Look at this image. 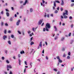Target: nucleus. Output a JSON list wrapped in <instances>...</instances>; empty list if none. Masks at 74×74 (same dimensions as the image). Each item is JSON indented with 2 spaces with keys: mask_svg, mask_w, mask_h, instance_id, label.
I'll list each match as a JSON object with an SVG mask.
<instances>
[{
  "mask_svg": "<svg viewBox=\"0 0 74 74\" xmlns=\"http://www.w3.org/2000/svg\"><path fill=\"white\" fill-rule=\"evenodd\" d=\"M65 12H66L65 13L64 12L63 13V15L64 16V18L65 19H66V18H67L68 17L67 16L65 15H68V11L67 10H65Z\"/></svg>",
  "mask_w": 74,
  "mask_h": 74,
  "instance_id": "obj_2",
  "label": "nucleus"
},
{
  "mask_svg": "<svg viewBox=\"0 0 74 74\" xmlns=\"http://www.w3.org/2000/svg\"><path fill=\"white\" fill-rule=\"evenodd\" d=\"M33 37H32L31 38L30 41H32V40H33Z\"/></svg>",
  "mask_w": 74,
  "mask_h": 74,
  "instance_id": "obj_47",
  "label": "nucleus"
},
{
  "mask_svg": "<svg viewBox=\"0 0 74 74\" xmlns=\"http://www.w3.org/2000/svg\"><path fill=\"white\" fill-rule=\"evenodd\" d=\"M54 28L55 29V31L56 32V31H57V28H56V26H54Z\"/></svg>",
  "mask_w": 74,
  "mask_h": 74,
  "instance_id": "obj_13",
  "label": "nucleus"
},
{
  "mask_svg": "<svg viewBox=\"0 0 74 74\" xmlns=\"http://www.w3.org/2000/svg\"><path fill=\"white\" fill-rule=\"evenodd\" d=\"M54 70L55 71H57V69H54Z\"/></svg>",
  "mask_w": 74,
  "mask_h": 74,
  "instance_id": "obj_50",
  "label": "nucleus"
},
{
  "mask_svg": "<svg viewBox=\"0 0 74 74\" xmlns=\"http://www.w3.org/2000/svg\"><path fill=\"white\" fill-rule=\"evenodd\" d=\"M6 62L8 64L10 63V62H9L8 60H6Z\"/></svg>",
  "mask_w": 74,
  "mask_h": 74,
  "instance_id": "obj_16",
  "label": "nucleus"
},
{
  "mask_svg": "<svg viewBox=\"0 0 74 74\" xmlns=\"http://www.w3.org/2000/svg\"><path fill=\"white\" fill-rule=\"evenodd\" d=\"M3 40H5V38H7V36H3Z\"/></svg>",
  "mask_w": 74,
  "mask_h": 74,
  "instance_id": "obj_9",
  "label": "nucleus"
},
{
  "mask_svg": "<svg viewBox=\"0 0 74 74\" xmlns=\"http://www.w3.org/2000/svg\"><path fill=\"white\" fill-rule=\"evenodd\" d=\"M71 33H70L68 35L69 37H70L71 36Z\"/></svg>",
  "mask_w": 74,
  "mask_h": 74,
  "instance_id": "obj_24",
  "label": "nucleus"
},
{
  "mask_svg": "<svg viewBox=\"0 0 74 74\" xmlns=\"http://www.w3.org/2000/svg\"><path fill=\"white\" fill-rule=\"evenodd\" d=\"M8 33H11V31L9 30V31H8Z\"/></svg>",
  "mask_w": 74,
  "mask_h": 74,
  "instance_id": "obj_49",
  "label": "nucleus"
},
{
  "mask_svg": "<svg viewBox=\"0 0 74 74\" xmlns=\"http://www.w3.org/2000/svg\"><path fill=\"white\" fill-rule=\"evenodd\" d=\"M62 51H65V49L63 47L62 49Z\"/></svg>",
  "mask_w": 74,
  "mask_h": 74,
  "instance_id": "obj_22",
  "label": "nucleus"
},
{
  "mask_svg": "<svg viewBox=\"0 0 74 74\" xmlns=\"http://www.w3.org/2000/svg\"><path fill=\"white\" fill-rule=\"evenodd\" d=\"M67 59H70V56H67Z\"/></svg>",
  "mask_w": 74,
  "mask_h": 74,
  "instance_id": "obj_21",
  "label": "nucleus"
},
{
  "mask_svg": "<svg viewBox=\"0 0 74 74\" xmlns=\"http://www.w3.org/2000/svg\"><path fill=\"white\" fill-rule=\"evenodd\" d=\"M18 58H20V57H21V55L20 54H18Z\"/></svg>",
  "mask_w": 74,
  "mask_h": 74,
  "instance_id": "obj_39",
  "label": "nucleus"
},
{
  "mask_svg": "<svg viewBox=\"0 0 74 74\" xmlns=\"http://www.w3.org/2000/svg\"><path fill=\"white\" fill-rule=\"evenodd\" d=\"M68 55H69V56H70V52H68Z\"/></svg>",
  "mask_w": 74,
  "mask_h": 74,
  "instance_id": "obj_38",
  "label": "nucleus"
},
{
  "mask_svg": "<svg viewBox=\"0 0 74 74\" xmlns=\"http://www.w3.org/2000/svg\"><path fill=\"white\" fill-rule=\"evenodd\" d=\"M13 59H16V58H15V56H14L13 57Z\"/></svg>",
  "mask_w": 74,
  "mask_h": 74,
  "instance_id": "obj_63",
  "label": "nucleus"
},
{
  "mask_svg": "<svg viewBox=\"0 0 74 74\" xmlns=\"http://www.w3.org/2000/svg\"><path fill=\"white\" fill-rule=\"evenodd\" d=\"M8 44H10V45H11V41H8Z\"/></svg>",
  "mask_w": 74,
  "mask_h": 74,
  "instance_id": "obj_18",
  "label": "nucleus"
},
{
  "mask_svg": "<svg viewBox=\"0 0 74 74\" xmlns=\"http://www.w3.org/2000/svg\"><path fill=\"white\" fill-rule=\"evenodd\" d=\"M7 52H8V51L7 50H5V53H7Z\"/></svg>",
  "mask_w": 74,
  "mask_h": 74,
  "instance_id": "obj_46",
  "label": "nucleus"
},
{
  "mask_svg": "<svg viewBox=\"0 0 74 74\" xmlns=\"http://www.w3.org/2000/svg\"><path fill=\"white\" fill-rule=\"evenodd\" d=\"M31 32H30V31H28V34H30V33Z\"/></svg>",
  "mask_w": 74,
  "mask_h": 74,
  "instance_id": "obj_57",
  "label": "nucleus"
},
{
  "mask_svg": "<svg viewBox=\"0 0 74 74\" xmlns=\"http://www.w3.org/2000/svg\"><path fill=\"white\" fill-rule=\"evenodd\" d=\"M3 22H2L1 23V26H3Z\"/></svg>",
  "mask_w": 74,
  "mask_h": 74,
  "instance_id": "obj_45",
  "label": "nucleus"
},
{
  "mask_svg": "<svg viewBox=\"0 0 74 74\" xmlns=\"http://www.w3.org/2000/svg\"><path fill=\"white\" fill-rule=\"evenodd\" d=\"M6 33H7V31L6 30V29H5L4 31V32H3V33H4V34H6Z\"/></svg>",
  "mask_w": 74,
  "mask_h": 74,
  "instance_id": "obj_19",
  "label": "nucleus"
},
{
  "mask_svg": "<svg viewBox=\"0 0 74 74\" xmlns=\"http://www.w3.org/2000/svg\"><path fill=\"white\" fill-rule=\"evenodd\" d=\"M20 22H21V20H19L17 22L16 24L17 26L19 25V23H20Z\"/></svg>",
  "mask_w": 74,
  "mask_h": 74,
  "instance_id": "obj_5",
  "label": "nucleus"
},
{
  "mask_svg": "<svg viewBox=\"0 0 74 74\" xmlns=\"http://www.w3.org/2000/svg\"><path fill=\"white\" fill-rule=\"evenodd\" d=\"M42 3L43 4H44V3H45V1H44V0H42Z\"/></svg>",
  "mask_w": 74,
  "mask_h": 74,
  "instance_id": "obj_25",
  "label": "nucleus"
},
{
  "mask_svg": "<svg viewBox=\"0 0 74 74\" xmlns=\"http://www.w3.org/2000/svg\"><path fill=\"white\" fill-rule=\"evenodd\" d=\"M42 53H44V50H43L42 51Z\"/></svg>",
  "mask_w": 74,
  "mask_h": 74,
  "instance_id": "obj_54",
  "label": "nucleus"
},
{
  "mask_svg": "<svg viewBox=\"0 0 74 74\" xmlns=\"http://www.w3.org/2000/svg\"><path fill=\"white\" fill-rule=\"evenodd\" d=\"M57 74H60V72L58 71L57 73Z\"/></svg>",
  "mask_w": 74,
  "mask_h": 74,
  "instance_id": "obj_64",
  "label": "nucleus"
},
{
  "mask_svg": "<svg viewBox=\"0 0 74 74\" xmlns=\"http://www.w3.org/2000/svg\"><path fill=\"white\" fill-rule=\"evenodd\" d=\"M62 3H61V5H63L64 4V2H63V0H61Z\"/></svg>",
  "mask_w": 74,
  "mask_h": 74,
  "instance_id": "obj_11",
  "label": "nucleus"
},
{
  "mask_svg": "<svg viewBox=\"0 0 74 74\" xmlns=\"http://www.w3.org/2000/svg\"><path fill=\"white\" fill-rule=\"evenodd\" d=\"M25 64L27 66V62H26V61H25Z\"/></svg>",
  "mask_w": 74,
  "mask_h": 74,
  "instance_id": "obj_36",
  "label": "nucleus"
},
{
  "mask_svg": "<svg viewBox=\"0 0 74 74\" xmlns=\"http://www.w3.org/2000/svg\"><path fill=\"white\" fill-rule=\"evenodd\" d=\"M45 30H46V28H43V32H45Z\"/></svg>",
  "mask_w": 74,
  "mask_h": 74,
  "instance_id": "obj_23",
  "label": "nucleus"
},
{
  "mask_svg": "<svg viewBox=\"0 0 74 74\" xmlns=\"http://www.w3.org/2000/svg\"><path fill=\"white\" fill-rule=\"evenodd\" d=\"M64 40V37H63L62 38H61V41H63Z\"/></svg>",
  "mask_w": 74,
  "mask_h": 74,
  "instance_id": "obj_17",
  "label": "nucleus"
},
{
  "mask_svg": "<svg viewBox=\"0 0 74 74\" xmlns=\"http://www.w3.org/2000/svg\"><path fill=\"white\" fill-rule=\"evenodd\" d=\"M11 37H12V38H13L14 37V36L13 35H11Z\"/></svg>",
  "mask_w": 74,
  "mask_h": 74,
  "instance_id": "obj_29",
  "label": "nucleus"
},
{
  "mask_svg": "<svg viewBox=\"0 0 74 74\" xmlns=\"http://www.w3.org/2000/svg\"><path fill=\"white\" fill-rule=\"evenodd\" d=\"M57 59H58V62H59L58 63L57 66H59V63H62V60H61L60 59V58H59V56H58L56 57Z\"/></svg>",
  "mask_w": 74,
  "mask_h": 74,
  "instance_id": "obj_3",
  "label": "nucleus"
},
{
  "mask_svg": "<svg viewBox=\"0 0 74 74\" xmlns=\"http://www.w3.org/2000/svg\"><path fill=\"white\" fill-rule=\"evenodd\" d=\"M40 48H42V42H41L39 43V46L38 47V49H40Z\"/></svg>",
  "mask_w": 74,
  "mask_h": 74,
  "instance_id": "obj_4",
  "label": "nucleus"
},
{
  "mask_svg": "<svg viewBox=\"0 0 74 74\" xmlns=\"http://www.w3.org/2000/svg\"><path fill=\"white\" fill-rule=\"evenodd\" d=\"M27 2H28V1H27V0H25L24 3L23 4V5H25L26 4Z\"/></svg>",
  "mask_w": 74,
  "mask_h": 74,
  "instance_id": "obj_8",
  "label": "nucleus"
},
{
  "mask_svg": "<svg viewBox=\"0 0 74 74\" xmlns=\"http://www.w3.org/2000/svg\"><path fill=\"white\" fill-rule=\"evenodd\" d=\"M12 9V10H14V7H12L11 8Z\"/></svg>",
  "mask_w": 74,
  "mask_h": 74,
  "instance_id": "obj_60",
  "label": "nucleus"
},
{
  "mask_svg": "<svg viewBox=\"0 0 74 74\" xmlns=\"http://www.w3.org/2000/svg\"><path fill=\"white\" fill-rule=\"evenodd\" d=\"M58 10H56L55 11V13H58Z\"/></svg>",
  "mask_w": 74,
  "mask_h": 74,
  "instance_id": "obj_31",
  "label": "nucleus"
},
{
  "mask_svg": "<svg viewBox=\"0 0 74 74\" xmlns=\"http://www.w3.org/2000/svg\"><path fill=\"white\" fill-rule=\"evenodd\" d=\"M10 21H12V18H11L10 19Z\"/></svg>",
  "mask_w": 74,
  "mask_h": 74,
  "instance_id": "obj_34",
  "label": "nucleus"
},
{
  "mask_svg": "<svg viewBox=\"0 0 74 74\" xmlns=\"http://www.w3.org/2000/svg\"><path fill=\"white\" fill-rule=\"evenodd\" d=\"M20 53L21 54H23V53H25V51H23L20 52Z\"/></svg>",
  "mask_w": 74,
  "mask_h": 74,
  "instance_id": "obj_12",
  "label": "nucleus"
},
{
  "mask_svg": "<svg viewBox=\"0 0 74 74\" xmlns=\"http://www.w3.org/2000/svg\"><path fill=\"white\" fill-rule=\"evenodd\" d=\"M47 18H49V14H47Z\"/></svg>",
  "mask_w": 74,
  "mask_h": 74,
  "instance_id": "obj_48",
  "label": "nucleus"
},
{
  "mask_svg": "<svg viewBox=\"0 0 74 74\" xmlns=\"http://www.w3.org/2000/svg\"><path fill=\"white\" fill-rule=\"evenodd\" d=\"M54 7H56V3H55V2H54Z\"/></svg>",
  "mask_w": 74,
  "mask_h": 74,
  "instance_id": "obj_33",
  "label": "nucleus"
},
{
  "mask_svg": "<svg viewBox=\"0 0 74 74\" xmlns=\"http://www.w3.org/2000/svg\"><path fill=\"white\" fill-rule=\"evenodd\" d=\"M71 28H73V24H72L71 25Z\"/></svg>",
  "mask_w": 74,
  "mask_h": 74,
  "instance_id": "obj_35",
  "label": "nucleus"
},
{
  "mask_svg": "<svg viewBox=\"0 0 74 74\" xmlns=\"http://www.w3.org/2000/svg\"><path fill=\"white\" fill-rule=\"evenodd\" d=\"M61 17L62 18V19H63V16H61Z\"/></svg>",
  "mask_w": 74,
  "mask_h": 74,
  "instance_id": "obj_55",
  "label": "nucleus"
},
{
  "mask_svg": "<svg viewBox=\"0 0 74 74\" xmlns=\"http://www.w3.org/2000/svg\"><path fill=\"white\" fill-rule=\"evenodd\" d=\"M2 60H4V57H2Z\"/></svg>",
  "mask_w": 74,
  "mask_h": 74,
  "instance_id": "obj_43",
  "label": "nucleus"
},
{
  "mask_svg": "<svg viewBox=\"0 0 74 74\" xmlns=\"http://www.w3.org/2000/svg\"><path fill=\"white\" fill-rule=\"evenodd\" d=\"M3 13H4V12H3V11H2L1 12V14H3Z\"/></svg>",
  "mask_w": 74,
  "mask_h": 74,
  "instance_id": "obj_37",
  "label": "nucleus"
},
{
  "mask_svg": "<svg viewBox=\"0 0 74 74\" xmlns=\"http://www.w3.org/2000/svg\"><path fill=\"white\" fill-rule=\"evenodd\" d=\"M60 10H61V11H63V8L61 7L60 8Z\"/></svg>",
  "mask_w": 74,
  "mask_h": 74,
  "instance_id": "obj_27",
  "label": "nucleus"
},
{
  "mask_svg": "<svg viewBox=\"0 0 74 74\" xmlns=\"http://www.w3.org/2000/svg\"><path fill=\"white\" fill-rule=\"evenodd\" d=\"M24 73H25V72H26V69H24Z\"/></svg>",
  "mask_w": 74,
  "mask_h": 74,
  "instance_id": "obj_62",
  "label": "nucleus"
},
{
  "mask_svg": "<svg viewBox=\"0 0 74 74\" xmlns=\"http://www.w3.org/2000/svg\"><path fill=\"white\" fill-rule=\"evenodd\" d=\"M6 11L7 12H8V9H6Z\"/></svg>",
  "mask_w": 74,
  "mask_h": 74,
  "instance_id": "obj_61",
  "label": "nucleus"
},
{
  "mask_svg": "<svg viewBox=\"0 0 74 74\" xmlns=\"http://www.w3.org/2000/svg\"><path fill=\"white\" fill-rule=\"evenodd\" d=\"M45 28H46V30L47 32H48V31H49L48 29H50L51 28V25L49 23H47L46 24Z\"/></svg>",
  "mask_w": 74,
  "mask_h": 74,
  "instance_id": "obj_1",
  "label": "nucleus"
},
{
  "mask_svg": "<svg viewBox=\"0 0 74 74\" xmlns=\"http://www.w3.org/2000/svg\"><path fill=\"white\" fill-rule=\"evenodd\" d=\"M42 20H40V21L38 22L39 25H41V23H42Z\"/></svg>",
  "mask_w": 74,
  "mask_h": 74,
  "instance_id": "obj_7",
  "label": "nucleus"
},
{
  "mask_svg": "<svg viewBox=\"0 0 74 74\" xmlns=\"http://www.w3.org/2000/svg\"><path fill=\"white\" fill-rule=\"evenodd\" d=\"M5 26H8V24L7 23H5Z\"/></svg>",
  "mask_w": 74,
  "mask_h": 74,
  "instance_id": "obj_26",
  "label": "nucleus"
},
{
  "mask_svg": "<svg viewBox=\"0 0 74 74\" xmlns=\"http://www.w3.org/2000/svg\"><path fill=\"white\" fill-rule=\"evenodd\" d=\"M47 15H46V13H45V15H44V16L45 18H46V16Z\"/></svg>",
  "mask_w": 74,
  "mask_h": 74,
  "instance_id": "obj_59",
  "label": "nucleus"
},
{
  "mask_svg": "<svg viewBox=\"0 0 74 74\" xmlns=\"http://www.w3.org/2000/svg\"><path fill=\"white\" fill-rule=\"evenodd\" d=\"M7 68L9 69H12V66L10 65H7Z\"/></svg>",
  "mask_w": 74,
  "mask_h": 74,
  "instance_id": "obj_6",
  "label": "nucleus"
},
{
  "mask_svg": "<svg viewBox=\"0 0 74 74\" xmlns=\"http://www.w3.org/2000/svg\"><path fill=\"white\" fill-rule=\"evenodd\" d=\"M6 14V15H7V16H10V14H9V13L8 12H7Z\"/></svg>",
  "mask_w": 74,
  "mask_h": 74,
  "instance_id": "obj_14",
  "label": "nucleus"
},
{
  "mask_svg": "<svg viewBox=\"0 0 74 74\" xmlns=\"http://www.w3.org/2000/svg\"><path fill=\"white\" fill-rule=\"evenodd\" d=\"M19 65H21V60H19Z\"/></svg>",
  "mask_w": 74,
  "mask_h": 74,
  "instance_id": "obj_28",
  "label": "nucleus"
},
{
  "mask_svg": "<svg viewBox=\"0 0 74 74\" xmlns=\"http://www.w3.org/2000/svg\"><path fill=\"white\" fill-rule=\"evenodd\" d=\"M18 32L19 33V34H21V32H20V31H18Z\"/></svg>",
  "mask_w": 74,
  "mask_h": 74,
  "instance_id": "obj_40",
  "label": "nucleus"
},
{
  "mask_svg": "<svg viewBox=\"0 0 74 74\" xmlns=\"http://www.w3.org/2000/svg\"><path fill=\"white\" fill-rule=\"evenodd\" d=\"M58 38V36H56V37H55L54 38V39L55 40H56V39Z\"/></svg>",
  "mask_w": 74,
  "mask_h": 74,
  "instance_id": "obj_30",
  "label": "nucleus"
},
{
  "mask_svg": "<svg viewBox=\"0 0 74 74\" xmlns=\"http://www.w3.org/2000/svg\"><path fill=\"white\" fill-rule=\"evenodd\" d=\"M20 3L21 4L22 3H23V1H20Z\"/></svg>",
  "mask_w": 74,
  "mask_h": 74,
  "instance_id": "obj_58",
  "label": "nucleus"
},
{
  "mask_svg": "<svg viewBox=\"0 0 74 74\" xmlns=\"http://www.w3.org/2000/svg\"><path fill=\"white\" fill-rule=\"evenodd\" d=\"M63 57L64 58H65V57H66V55L65 54H64L63 55Z\"/></svg>",
  "mask_w": 74,
  "mask_h": 74,
  "instance_id": "obj_41",
  "label": "nucleus"
},
{
  "mask_svg": "<svg viewBox=\"0 0 74 74\" xmlns=\"http://www.w3.org/2000/svg\"><path fill=\"white\" fill-rule=\"evenodd\" d=\"M55 1L56 3H60V2L59 1Z\"/></svg>",
  "mask_w": 74,
  "mask_h": 74,
  "instance_id": "obj_20",
  "label": "nucleus"
},
{
  "mask_svg": "<svg viewBox=\"0 0 74 74\" xmlns=\"http://www.w3.org/2000/svg\"><path fill=\"white\" fill-rule=\"evenodd\" d=\"M74 3H73L71 5V6L73 7V6H74Z\"/></svg>",
  "mask_w": 74,
  "mask_h": 74,
  "instance_id": "obj_44",
  "label": "nucleus"
},
{
  "mask_svg": "<svg viewBox=\"0 0 74 74\" xmlns=\"http://www.w3.org/2000/svg\"><path fill=\"white\" fill-rule=\"evenodd\" d=\"M9 74H12V72L11 71H10V73Z\"/></svg>",
  "mask_w": 74,
  "mask_h": 74,
  "instance_id": "obj_51",
  "label": "nucleus"
},
{
  "mask_svg": "<svg viewBox=\"0 0 74 74\" xmlns=\"http://www.w3.org/2000/svg\"><path fill=\"white\" fill-rule=\"evenodd\" d=\"M71 1L72 2V3H74V0H71Z\"/></svg>",
  "mask_w": 74,
  "mask_h": 74,
  "instance_id": "obj_53",
  "label": "nucleus"
},
{
  "mask_svg": "<svg viewBox=\"0 0 74 74\" xmlns=\"http://www.w3.org/2000/svg\"><path fill=\"white\" fill-rule=\"evenodd\" d=\"M34 44V42L33 41H31V43L30 44V45H33V44Z\"/></svg>",
  "mask_w": 74,
  "mask_h": 74,
  "instance_id": "obj_10",
  "label": "nucleus"
},
{
  "mask_svg": "<svg viewBox=\"0 0 74 74\" xmlns=\"http://www.w3.org/2000/svg\"><path fill=\"white\" fill-rule=\"evenodd\" d=\"M51 16H52V17H53V14H51Z\"/></svg>",
  "mask_w": 74,
  "mask_h": 74,
  "instance_id": "obj_56",
  "label": "nucleus"
},
{
  "mask_svg": "<svg viewBox=\"0 0 74 74\" xmlns=\"http://www.w3.org/2000/svg\"><path fill=\"white\" fill-rule=\"evenodd\" d=\"M57 9V10L59 11V7H58Z\"/></svg>",
  "mask_w": 74,
  "mask_h": 74,
  "instance_id": "obj_52",
  "label": "nucleus"
},
{
  "mask_svg": "<svg viewBox=\"0 0 74 74\" xmlns=\"http://www.w3.org/2000/svg\"><path fill=\"white\" fill-rule=\"evenodd\" d=\"M34 29H35V28H32V30L33 31H34V32H35V31H34Z\"/></svg>",
  "mask_w": 74,
  "mask_h": 74,
  "instance_id": "obj_42",
  "label": "nucleus"
},
{
  "mask_svg": "<svg viewBox=\"0 0 74 74\" xmlns=\"http://www.w3.org/2000/svg\"><path fill=\"white\" fill-rule=\"evenodd\" d=\"M30 11L31 12H33V8H31L30 9Z\"/></svg>",
  "mask_w": 74,
  "mask_h": 74,
  "instance_id": "obj_15",
  "label": "nucleus"
},
{
  "mask_svg": "<svg viewBox=\"0 0 74 74\" xmlns=\"http://www.w3.org/2000/svg\"><path fill=\"white\" fill-rule=\"evenodd\" d=\"M69 19H73V18L72 16H70L69 17Z\"/></svg>",
  "mask_w": 74,
  "mask_h": 74,
  "instance_id": "obj_32",
  "label": "nucleus"
}]
</instances>
